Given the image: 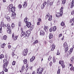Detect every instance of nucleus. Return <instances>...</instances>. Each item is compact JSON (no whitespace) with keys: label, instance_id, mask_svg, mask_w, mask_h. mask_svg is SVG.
I'll return each instance as SVG.
<instances>
[{"label":"nucleus","instance_id":"1","mask_svg":"<svg viewBox=\"0 0 74 74\" xmlns=\"http://www.w3.org/2000/svg\"><path fill=\"white\" fill-rule=\"evenodd\" d=\"M13 5L12 4H10L8 7V11H10V12H12V8H13Z\"/></svg>","mask_w":74,"mask_h":74},{"label":"nucleus","instance_id":"2","mask_svg":"<svg viewBox=\"0 0 74 74\" xmlns=\"http://www.w3.org/2000/svg\"><path fill=\"white\" fill-rule=\"evenodd\" d=\"M43 70H44V68L40 67L37 69V71L39 72L40 74H42Z\"/></svg>","mask_w":74,"mask_h":74},{"label":"nucleus","instance_id":"3","mask_svg":"<svg viewBox=\"0 0 74 74\" xmlns=\"http://www.w3.org/2000/svg\"><path fill=\"white\" fill-rule=\"evenodd\" d=\"M63 15V13H61L60 12H56V16L57 18H59L60 16H62Z\"/></svg>","mask_w":74,"mask_h":74},{"label":"nucleus","instance_id":"4","mask_svg":"<svg viewBox=\"0 0 74 74\" xmlns=\"http://www.w3.org/2000/svg\"><path fill=\"white\" fill-rule=\"evenodd\" d=\"M27 52H28V51L27 49H25L23 52V55L24 56H26V55L27 54Z\"/></svg>","mask_w":74,"mask_h":74},{"label":"nucleus","instance_id":"5","mask_svg":"<svg viewBox=\"0 0 74 74\" xmlns=\"http://www.w3.org/2000/svg\"><path fill=\"white\" fill-rule=\"evenodd\" d=\"M73 48H71L70 51H68V53H67L68 54L67 55V56H69V55H70V54L72 53L73 52Z\"/></svg>","mask_w":74,"mask_h":74},{"label":"nucleus","instance_id":"6","mask_svg":"<svg viewBox=\"0 0 74 74\" xmlns=\"http://www.w3.org/2000/svg\"><path fill=\"white\" fill-rule=\"evenodd\" d=\"M71 8H73L74 6V0H73L72 2L70 3Z\"/></svg>","mask_w":74,"mask_h":74},{"label":"nucleus","instance_id":"7","mask_svg":"<svg viewBox=\"0 0 74 74\" xmlns=\"http://www.w3.org/2000/svg\"><path fill=\"white\" fill-rule=\"evenodd\" d=\"M26 25L27 26V27L28 28H29L30 26H31V25H32V24L30 22H27V23H26Z\"/></svg>","mask_w":74,"mask_h":74},{"label":"nucleus","instance_id":"8","mask_svg":"<svg viewBox=\"0 0 74 74\" xmlns=\"http://www.w3.org/2000/svg\"><path fill=\"white\" fill-rule=\"evenodd\" d=\"M51 46L52 47L51 48V51H54V49H55V44H52V45H51Z\"/></svg>","mask_w":74,"mask_h":74},{"label":"nucleus","instance_id":"9","mask_svg":"<svg viewBox=\"0 0 74 74\" xmlns=\"http://www.w3.org/2000/svg\"><path fill=\"white\" fill-rule=\"evenodd\" d=\"M24 70H25V66L24 65H23L22 66V68H20V73H22L23 71H24Z\"/></svg>","mask_w":74,"mask_h":74},{"label":"nucleus","instance_id":"10","mask_svg":"<svg viewBox=\"0 0 74 74\" xmlns=\"http://www.w3.org/2000/svg\"><path fill=\"white\" fill-rule=\"evenodd\" d=\"M12 56L13 58H16V57H17V56L14 53V52H12Z\"/></svg>","mask_w":74,"mask_h":74},{"label":"nucleus","instance_id":"11","mask_svg":"<svg viewBox=\"0 0 74 74\" xmlns=\"http://www.w3.org/2000/svg\"><path fill=\"white\" fill-rule=\"evenodd\" d=\"M40 34L41 36H44L45 35L44 31L41 30Z\"/></svg>","mask_w":74,"mask_h":74},{"label":"nucleus","instance_id":"12","mask_svg":"<svg viewBox=\"0 0 74 74\" xmlns=\"http://www.w3.org/2000/svg\"><path fill=\"white\" fill-rule=\"evenodd\" d=\"M38 22H37V25L38 26L40 25V22H41V19L40 18H39L38 19Z\"/></svg>","mask_w":74,"mask_h":74},{"label":"nucleus","instance_id":"13","mask_svg":"<svg viewBox=\"0 0 74 74\" xmlns=\"http://www.w3.org/2000/svg\"><path fill=\"white\" fill-rule=\"evenodd\" d=\"M44 29V30H45V32H48V27L46 26H45Z\"/></svg>","mask_w":74,"mask_h":74},{"label":"nucleus","instance_id":"14","mask_svg":"<svg viewBox=\"0 0 74 74\" xmlns=\"http://www.w3.org/2000/svg\"><path fill=\"white\" fill-rule=\"evenodd\" d=\"M27 33V34H25V37H28V36H29V34L30 33V31H28Z\"/></svg>","mask_w":74,"mask_h":74},{"label":"nucleus","instance_id":"15","mask_svg":"<svg viewBox=\"0 0 74 74\" xmlns=\"http://www.w3.org/2000/svg\"><path fill=\"white\" fill-rule=\"evenodd\" d=\"M6 45L4 43L1 44V47L2 48H4V47H5V46Z\"/></svg>","mask_w":74,"mask_h":74},{"label":"nucleus","instance_id":"16","mask_svg":"<svg viewBox=\"0 0 74 74\" xmlns=\"http://www.w3.org/2000/svg\"><path fill=\"white\" fill-rule=\"evenodd\" d=\"M23 5L24 8H26V7H27V2H24V4H23Z\"/></svg>","mask_w":74,"mask_h":74},{"label":"nucleus","instance_id":"17","mask_svg":"<svg viewBox=\"0 0 74 74\" xmlns=\"http://www.w3.org/2000/svg\"><path fill=\"white\" fill-rule=\"evenodd\" d=\"M63 46L64 47H68V45H67V42H65L64 44L63 45Z\"/></svg>","mask_w":74,"mask_h":74},{"label":"nucleus","instance_id":"18","mask_svg":"<svg viewBox=\"0 0 74 74\" xmlns=\"http://www.w3.org/2000/svg\"><path fill=\"white\" fill-rule=\"evenodd\" d=\"M7 32L8 33L11 34L12 33L11 32V29H7Z\"/></svg>","mask_w":74,"mask_h":74},{"label":"nucleus","instance_id":"19","mask_svg":"<svg viewBox=\"0 0 74 74\" xmlns=\"http://www.w3.org/2000/svg\"><path fill=\"white\" fill-rule=\"evenodd\" d=\"M64 63V61L62 60H60L59 62V64H62Z\"/></svg>","mask_w":74,"mask_h":74},{"label":"nucleus","instance_id":"20","mask_svg":"<svg viewBox=\"0 0 74 74\" xmlns=\"http://www.w3.org/2000/svg\"><path fill=\"white\" fill-rule=\"evenodd\" d=\"M47 4V2H44L43 4V6L42 7L41 9H43L44 7H45V5H46Z\"/></svg>","mask_w":74,"mask_h":74},{"label":"nucleus","instance_id":"21","mask_svg":"<svg viewBox=\"0 0 74 74\" xmlns=\"http://www.w3.org/2000/svg\"><path fill=\"white\" fill-rule=\"evenodd\" d=\"M0 26H1V27H4V26L5 25H4V22L3 21H1V23L0 25Z\"/></svg>","mask_w":74,"mask_h":74},{"label":"nucleus","instance_id":"22","mask_svg":"<svg viewBox=\"0 0 74 74\" xmlns=\"http://www.w3.org/2000/svg\"><path fill=\"white\" fill-rule=\"evenodd\" d=\"M35 57H32L30 59V62H33V61H34V60L35 59Z\"/></svg>","mask_w":74,"mask_h":74},{"label":"nucleus","instance_id":"23","mask_svg":"<svg viewBox=\"0 0 74 74\" xmlns=\"http://www.w3.org/2000/svg\"><path fill=\"white\" fill-rule=\"evenodd\" d=\"M8 65V64H4L3 65V69H5L7 67V65Z\"/></svg>","mask_w":74,"mask_h":74},{"label":"nucleus","instance_id":"24","mask_svg":"<svg viewBox=\"0 0 74 74\" xmlns=\"http://www.w3.org/2000/svg\"><path fill=\"white\" fill-rule=\"evenodd\" d=\"M53 38V34L51 33L49 35V39H52Z\"/></svg>","mask_w":74,"mask_h":74},{"label":"nucleus","instance_id":"25","mask_svg":"<svg viewBox=\"0 0 74 74\" xmlns=\"http://www.w3.org/2000/svg\"><path fill=\"white\" fill-rule=\"evenodd\" d=\"M3 63L4 64H8V61H7V60L6 59H4L3 60Z\"/></svg>","mask_w":74,"mask_h":74},{"label":"nucleus","instance_id":"26","mask_svg":"<svg viewBox=\"0 0 74 74\" xmlns=\"http://www.w3.org/2000/svg\"><path fill=\"white\" fill-rule=\"evenodd\" d=\"M7 29H11V27L10 24H8L7 25Z\"/></svg>","mask_w":74,"mask_h":74},{"label":"nucleus","instance_id":"27","mask_svg":"<svg viewBox=\"0 0 74 74\" xmlns=\"http://www.w3.org/2000/svg\"><path fill=\"white\" fill-rule=\"evenodd\" d=\"M21 37H23V36H24L25 35V32H22L21 33Z\"/></svg>","mask_w":74,"mask_h":74},{"label":"nucleus","instance_id":"28","mask_svg":"<svg viewBox=\"0 0 74 74\" xmlns=\"http://www.w3.org/2000/svg\"><path fill=\"white\" fill-rule=\"evenodd\" d=\"M49 13H48L45 16V19H47L48 18V17L49 16Z\"/></svg>","mask_w":74,"mask_h":74},{"label":"nucleus","instance_id":"29","mask_svg":"<svg viewBox=\"0 0 74 74\" xmlns=\"http://www.w3.org/2000/svg\"><path fill=\"white\" fill-rule=\"evenodd\" d=\"M24 62V64H27V60L26 59H24L23 60Z\"/></svg>","mask_w":74,"mask_h":74},{"label":"nucleus","instance_id":"30","mask_svg":"<svg viewBox=\"0 0 74 74\" xmlns=\"http://www.w3.org/2000/svg\"><path fill=\"white\" fill-rule=\"evenodd\" d=\"M22 5L21 4H19L18 5V8H19V9H21L22 8Z\"/></svg>","mask_w":74,"mask_h":74},{"label":"nucleus","instance_id":"31","mask_svg":"<svg viewBox=\"0 0 74 74\" xmlns=\"http://www.w3.org/2000/svg\"><path fill=\"white\" fill-rule=\"evenodd\" d=\"M63 7H62L60 8V12H61V13H63Z\"/></svg>","mask_w":74,"mask_h":74},{"label":"nucleus","instance_id":"32","mask_svg":"<svg viewBox=\"0 0 74 74\" xmlns=\"http://www.w3.org/2000/svg\"><path fill=\"white\" fill-rule=\"evenodd\" d=\"M27 18L26 17L24 19V22L26 23H27Z\"/></svg>","mask_w":74,"mask_h":74},{"label":"nucleus","instance_id":"33","mask_svg":"<svg viewBox=\"0 0 74 74\" xmlns=\"http://www.w3.org/2000/svg\"><path fill=\"white\" fill-rule=\"evenodd\" d=\"M18 37V36H15L14 38V41H15L17 39V38Z\"/></svg>","mask_w":74,"mask_h":74},{"label":"nucleus","instance_id":"34","mask_svg":"<svg viewBox=\"0 0 74 74\" xmlns=\"http://www.w3.org/2000/svg\"><path fill=\"white\" fill-rule=\"evenodd\" d=\"M53 63H55L56 62V60L55 59V57L54 56L53 58Z\"/></svg>","mask_w":74,"mask_h":74},{"label":"nucleus","instance_id":"35","mask_svg":"<svg viewBox=\"0 0 74 74\" xmlns=\"http://www.w3.org/2000/svg\"><path fill=\"white\" fill-rule=\"evenodd\" d=\"M56 30V26L53 27V32H55Z\"/></svg>","mask_w":74,"mask_h":74},{"label":"nucleus","instance_id":"36","mask_svg":"<svg viewBox=\"0 0 74 74\" xmlns=\"http://www.w3.org/2000/svg\"><path fill=\"white\" fill-rule=\"evenodd\" d=\"M65 49H64V50H65V52H67V51H68V49H69V48H68V47H64Z\"/></svg>","mask_w":74,"mask_h":74},{"label":"nucleus","instance_id":"37","mask_svg":"<svg viewBox=\"0 0 74 74\" xmlns=\"http://www.w3.org/2000/svg\"><path fill=\"white\" fill-rule=\"evenodd\" d=\"M7 36L6 35L3 36V40H5L7 39Z\"/></svg>","mask_w":74,"mask_h":74},{"label":"nucleus","instance_id":"38","mask_svg":"<svg viewBox=\"0 0 74 74\" xmlns=\"http://www.w3.org/2000/svg\"><path fill=\"white\" fill-rule=\"evenodd\" d=\"M70 23H72V22H73L74 23V18H73L72 19H71L70 21Z\"/></svg>","mask_w":74,"mask_h":74},{"label":"nucleus","instance_id":"39","mask_svg":"<svg viewBox=\"0 0 74 74\" xmlns=\"http://www.w3.org/2000/svg\"><path fill=\"white\" fill-rule=\"evenodd\" d=\"M52 16L51 15H50V17L49 18V21H52Z\"/></svg>","mask_w":74,"mask_h":74},{"label":"nucleus","instance_id":"40","mask_svg":"<svg viewBox=\"0 0 74 74\" xmlns=\"http://www.w3.org/2000/svg\"><path fill=\"white\" fill-rule=\"evenodd\" d=\"M4 58V56L3 54H1L0 55V59H3Z\"/></svg>","mask_w":74,"mask_h":74},{"label":"nucleus","instance_id":"41","mask_svg":"<svg viewBox=\"0 0 74 74\" xmlns=\"http://www.w3.org/2000/svg\"><path fill=\"white\" fill-rule=\"evenodd\" d=\"M15 12V7H14L12 8V12Z\"/></svg>","mask_w":74,"mask_h":74},{"label":"nucleus","instance_id":"42","mask_svg":"<svg viewBox=\"0 0 74 74\" xmlns=\"http://www.w3.org/2000/svg\"><path fill=\"white\" fill-rule=\"evenodd\" d=\"M61 66L62 67L63 69L65 67V65H64V64H61Z\"/></svg>","mask_w":74,"mask_h":74},{"label":"nucleus","instance_id":"43","mask_svg":"<svg viewBox=\"0 0 74 74\" xmlns=\"http://www.w3.org/2000/svg\"><path fill=\"white\" fill-rule=\"evenodd\" d=\"M38 42V41L37 40H36L34 42V44H37Z\"/></svg>","mask_w":74,"mask_h":74},{"label":"nucleus","instance_id":"44","mask_svg":"<svg viewBox=\"0 0 74 74\" xmlns=\"http://www.w3.org/2000/svg\"><path fill=\"white\" fill-rule=\"evenodd\" d=\"M51 59H52V57H51V56H50L49 57H48V60H49V61H50V60H51Z\"/></svg>","mask_w":74,"mask_h":74},{"label":"nucleus","instance_id":"45","mask_svg":"<svg viewBox=\"0 0 74 74\" xmlns=\"http://www.w3.org/2000/svg\"><path fill=\"white\" fill-rule=\"evenodd\" d=\"M61 25L62 26H64V25H65V24H64V23L63 22H62L61 23Z\"/></svg>","mask_w":74,"mask_h":74},{"label":"nucleus","instance_id":"46","mask_svg":"<svg viewBox=\"0 0 74 74\" xmlns=\"http://www.w3.org/2000/svg\"><path fill=\"white\" fill-rule=\"evenodd\" d=\"M66 0H63L62 4H64L66 3Z\"/></svg>","mask_w":74,"mask_h":74},{"label":"nucleus","instance_id":"47","mask_svg":"<svg viewBox=\"0 0 74 74\" xmlns=\"http://www.w3.org/2000/svg\"><path fill=\"white\" fill-rule=\"evenodd\" d=\"M11 27L12 28H14L15 27V24L14 23H12Z\"/></svg>","mask_w":74,"mask_h":74},{"label":"nucleus","instance_id":"48","mask_svg":"<svg viewBox=\"0 0 74 74\" xmlns=\"http://www.w3.org/2000/svg\"><path fill=\"white\" fill-rule=\"evenodd\" d=\"M16 63V62L14 61L12 62V65H13V66H14V65H15Z\"/></svg>","mask_w":74,"mask_h":74},{"label":"nucleus","instance_id":"49","mask_svg":"<svg viewBox=\"0 0 74 74\" xmlns=\"http://www.w3.org/2000/svg\"><path fill=\"white\" fill-rule=\"evenodd\" d=\"M12 16H16V13L14 12H13L12 13Z\"/></svg>","mask_w":74,"mask_h":74},{"label":"nucleus","instance_id":"50","mask_svg":"<svg viewBox=\"0 0 74 74\" xmlns=\"http://www.w3.org/2000/svg\"><path fill=\"white\" fill-rule=\"evenodd\" d=\"M74 59V57H72L71 58V62H73Z\"/></svg>","mask_w":74,"mask_h":74},{"label":"nucleus","instance_id":"51","mask_svg":"<svg viewBox=\"0 0 74 74\" xmlns=\"http://www.w3.org/2000/svg\"><path fill=\"white\" fill-rule=\"evenodd\" d=\"M2 33V27L0 26V33Z\"/></svg>","mask_w":74,"mask_h":74},{"label":"nucleus","instance_id":"52","mask_svg":"<svg viewBox=\"0 0 74 74\" xmlns=\"http://www.w3.org/2000/svg\"><path fill=\"white\" fill-rule=\"evenodd\" d=\"M33 27L31 26H30V30L32 31V30H33Z\"/></svg>","mask_w":74,"mask_h":74},{"label":"nucleus","instance_id":"53","mask_svg":"<svg viewBox=\"0 0 74 74\" xmlns=\"http://www.w3.org/2000/svg\"><path fill=\"white\" fill-rule=\"evenodd\" d=\"M60 73V69H58V71L57 72V74H59Z\"/></svg>","mask_w":74,"mask_h":74},{"label":"nucleus","instance_id":"54","mask_svg":"<svg viewBox=\"0 0 74 74\" xmlns=\"http://www.w3.org/2000/svg\"><path fill=\"white\" fill-rule=\"evenodd\" d=\"M21 24H22L21 21H20L19 22V23H18V26H19V27H20L21 26Z\"/></svg>","mask_w":74,"mask_h":74},{"label":"nucleus","instance_id":"55","mask_svg":"<svg viewBox=\"0 0 74 74\" xmlns=\"http://www.w3.org/2000/svg\"><path fill=\"white\" fill-rule=\"evenodd\" d=\"M6 19H7V20L8 22L10 21V18L9 17H8V18H7Z\"/></svg>","mask_w":74,"mask_h":74},{"label":"nucleus","instance_id":"56","mask_svg":"<svg viewBox=\"0 0 74 74\" xmlns=\"http://www.w3.org/2000/svg\"><path fill=\"white\" fill-rule=\"evenodd\" d=\"M52 64H53L52 62H50L49 63V65L50 67H51V66H52Z\"/></svg>","mask_w":74,"mask_h":74},{"label":"nucleus","instance_id":"57","mask_svg":"<svg viewBox=\"0 0 74 74\" xmlns=\"http://www.w3.org/2000/svg\"><path fill=\"white\" fill-rule=\"evenodd\" d=\"M8 16L7 15V14H6L5 15V18H6V19H7V18H8Z\"/></svg>","mask_w":74,"mask_h":74},{"label":"nucleus","instance_id":"58","mask_svg":"<svg viewBox=\"0 0 74 74\" xmlns=\"http://www.w3.org/2000/svg\"><path fill=\"white\" fill-rule=\"evenodd\" d=\"M4 71L5 72H8V69L7 68H5L4 70Z\"/></svg>","mask_w":74,"mask_h":74},{"label":"nucleus","instance_id":"59","mask_svg":"<svg viewBox=\"0 0 74 74\" xmlns=\"http://www.w3.org/2000/svg\"><path fill=\"white\" fill-rule=\"evenodd\" d=\"M71 15H74V10H73L71 11Z\"/></svg>","mask_w":74,"mask_h":74},{"label":"nucleus","instance_id":"60","mask_svg":"<svg viewBox=\"0 0 74 74\" xmlns=\"http://www.w3.org/2000/svg\"><path fill=\"white\" fill-rule=\"evenodd\" d=\"M52 28H51L49 29V32H52Z\"/></svg>","mask_w":74,"mask_h":74},{"label":"nucleus","instance_id":"61","mask_svg":"<svg viewBox=\"0 0 74 74\" xmlns=\"http://www.w3.org/2000/svg\"><path fill=\"white\" fill-rule=\"evenodd\" d=\"M36 71H33L32 74H36Z\"/></svg>","mask_w":74,"mask_h":74},{"label":"nucleus","instance_id":"62","mask_svg":"<svg viewBox=\"0 0 74 74\" xmlns=\"http://www.w3.org/2000/svg\"><path fill=\"white\" fill-rule=\"evenodd\" d=\"M53 2L51 1L50 3V6H51V5H53Z\"/></svg>","mask_w":74,"mask_h":74},{"label":"nucleus","instance_id":"63","mask_svg":"<svg viewBox=\"0 0 74 74\" xmlns=\"http://www.w3.org/2000/svg\"><path fill=\"white\" fill-rule=\"evenodd\" d=\"M12 16V18L13 19H15V16Z\"/></svg>","mask_w":74,"mask_h":74},{"label":"nucleus","instance_id":"64","mask_svg":"<svg viewBox=\"0 0 74 74\" xmlns=\"http://www.w3.org/2000/svg\"><path fill=\"white\" fill-rule=\"evenodd\" d=\"M0 74H4V71H3L2 72L0 73Z\"/></svg>","mask_w":74,"mask_h":74}]
</instances>
